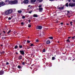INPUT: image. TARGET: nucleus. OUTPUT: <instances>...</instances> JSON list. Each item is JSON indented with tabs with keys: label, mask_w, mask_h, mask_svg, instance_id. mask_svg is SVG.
I'll list each match as a JSON object with an SVG mask.
<instances>
[{
	"label": "nucleus",
	"mask_w": 75,
	"mask_h": 75,
	"mask_svg": "<svg viewBox=\"0 0 75 75\" xmlns=\"http://www.w3.org/2000/svg\"><path fill=\"white\" fill-rule=\"evenodd\" d=\"M22 18H25V16H22Z\"/></svg>",
	"instance_id": "473e14b6"
},
{
	"label": "nucleus",
	"mask_w": 75,
	"mask_h": 75,
	"mask_svg": "<svg viewBox=\"0 0 75 75\" xmlns=\"http://www.w3.org/2000/svg\"><path fill=\"white\" fill-rule=\"evenodd\" d=\"M72 1L73 2H75V0H72Z\"/></svg>",
	"instance_id": "79ce46f5"
},
{
	"label": "nucleus",
	"mask_w": 75,
	"mask_h": 75,
	"mask_svg": "<svg viewBox=\"0 0 75 75\" xmlns=\"http://www.w3.org/2000/svg\"><path fill=\"white\" fill-rule=\"evenodd\" d=\"M10 32H11V30H10L9 31H8V32H7V34H9V33H10Z\"/></svg>",
	"instance_id": "b1692460"
},
{
	"label": "nucleus",
	"mask_w": 75,
	"mask_h": 75,
	"mask_svg": "<svg viewBox=\"0 0 75 75\" xmlns=\"http://www.w3.org/2000/svg\"><path fill=\"white\" fill-rule=\"evenodd\" d=\"M21 24L23 25H24V23H23L22 22L21 23Z\"/></svg>",
	"instance_id": "ea45409f"
},
{
	"label": "nucleus",
	"mask_w": 75,
	"mask_h": 75,
	"mask_svg": "<svg viewBox=\"0 0 75 75\" xmlns=\"http://www.w3.org/2000/svg\"><path fill=\"white\" fill-rule=\"evenodd\" d=\"M67 11V13H69V11Z\"/></svg>",
	"instance_id": "a19ab883"
},
{
	"label": "nucleus",
	"mask_w": 75,
	"mask_h": 75,
	"mask_svg": "<svg viewBox=\"0 0 75 75\" xmlns=\"http://www.w3.org/2000/svg\"><path fill=\"white\" fill-rule=\"evenodd\" d=\"M11 17H9L8 18V20H11Z\"/></svg>",
	"instance_id": "7c9ffc66"
},
{
	"label": "nucleus",
	"mask_w": 75,
	"mask_h": 75,
	"mask_svg": "<svg viewBox=\"0 0 75 75\" xmlns=\"http://www.w3.org/2000/svg\"><path fill=\"white\" fill-rule=\"evenodd\" d=\"M22 58V56H20L19 57V59H21Z\"/></svg>",
	"instance_id": "a211bd4d"
},
{
	"label": "nucleus",
	"mask_w": 75,
	"mask_h": 75,
	"mask_svg": "<svg viewBox=\"0 0 75 75\" xmlns=\"http://www.w3.org/2000/svg\"><path fill=\"white\" fill-rule=\"evenodd\" d=\"M30 20H29L28 21H29V23H30Z\"/></svg>",
	"instance_id": "c03bdc74"
},
{
	"label": "nucleus",
	"mask_w": 75,
	"mask_h": 75,
	"mask_svg": "<svg viewBox=\"0 0 75 75\" xmlns=\"http://www.w3.org/2000/svg\"><path fill=\"white\" fill-rule=\"evenodd\" d=\"M20 52H21L22 55H24V52L23 51H20Z\"/></svg>",
	"instance_id": "1a4fd4ad"
},
{
	"label": "nucleus",
	"mask_w": 75,
	"mask_h": 75,
	"mask_svg": "<svg viewBox=\"0 0 75 75\" xmlns=\"http://www.w3.org/2000/svg\"><path fill=\"white\" fill-rule=\"evenodd\" d=\"M5 53V52L3 51V52H2V53Z\"/></svg>",
	"instance_id": "49530a36"
},
{
	"label": "nucleus",
	"mask_w": 75,
	"mask_h": 75,
	"mask_svg": "<svg viewBox=\"0 0 75 75\" xmlns=\"http://www.w3.org/2000/svg\"><path fill=\"white\" fill-rule=\"evenodd\" d=\"M74 59L73 60V61H74Z\"/></svg>",
	"instance_id": "6e6d98bb"
},
{
	"label": "nucleus",
	"mask_w": 75,
	"mask_h": 75,
	"mask_svg": "<svg viewBox=\"0 0 75 75\" xmlns=\"http://www.w3.org/2000/svg\"><path fill=\"white\" fill-rule=\"evenodd\" d=\"M22 64L23 65H24V64H25V63H24V62H23V63H22Z\"/></svg>",
	"instance_id": "58836bf2"
},
{
	"label": "nucleus",
	"mask_w": 75,
	"mask_h": 75,
	"mask_svg": "<svg viewBox=\"0 0 75 75\" xmlns=\"http://www.w3.org/2000/svg\"><path fill=\"white\" fill-rule=\"evenodd\" d=\"M4 33H5V31H4Z\"/></svg>",
	"instance_id": "5fc2aeb1"
},
{
	"label": "nucleus",
	"mask_w": 75,
	"mask_h": 75,
	"mask_svg": "<svg viewBox=\"0 0 75 75\" xmlns=\"http://www.w3.org/2000/svg\"><path fill=\"white\" fill-rule=\"evenodd\" d=\"M6 65H8V64H9V63H8V62H7L6 63Z\"/></svg>",
	"instance_id": "f704fd0d"
},
{
	"label": "nucleus",
	"mask_w": 75,
	"mask_h": 75,
	"mask_svg": "<svg viewBox=\"0 0 75 75\" xmlns=\"http://www.w3.org/2000/svg\"><path fill=\"white\" fill-rule=\"evenodd\" d=\"M1 47H2V46H3V45H1Z\"/></svg>",
	"instance_id": "8fccbe9b"
},
{
	"label": "nucleus",
	"mask_w": 75,
	"mask_h": 75,
	"mask_svg": "<svg viewBox=\"0 0 75 75\" xmlns=\"http://www.w3.org/2000/svg\"><path fill=\"white\" fill-rule=\"evenodd\" d=\"M33 46H34V45H33V44H31L30 46L33 47Z\"/></svg>",
	"instance_id": "a878e982"
},
{
	"label": "nucleus",
	"mask_w": 75,
	"mask_h": 75,
	"mask_svg": "<svg viewBox=\"0 0 75 75\" xmlns=\"http://www.w3.org/2000/svg\"><path fill=\"white\" fill-rule=\"evenodd\" d=\"M50 1H53L54 0H49Z\"/></svg>",
	"instance_id": "09e8293b"
},
{
	"label": "nucleus",
	"mask_w": 75,
	"mask_h": 75,
	"mask_svg": "<svg viewBox=\"0 0 75 75\" xmlns=\"http://www.w3.org/2000/svg\"><path fill=\"white\" fill-rule=\"evenodd\" d=\"M58 8L59 9H63L64 7H58Z\"/></svg>",
	"instance_id": "ddd939ff"
},
{
	"label": "nucleus",
	"mask_w": 75,
	"mask_h": 75,
	"mask_svg": "<svg viewBox=\"0 0 75 75\" xmlns=\"http://www.w3.org/2000/svg\"><path fill=\"white\" fill-rule=\"evenodd\" d=\"M70 23L71 25H72V22H71Z\"/></svg>",
	"instance_id": "c756f323"
},
{
	"label": "nucleus",
	"mask_w": 75,
	"mask_h": 75,
	"mask_svg": "<svg viewBox=\"0 0 75 75\" xmlns=\"http://www.w3.org/2000/svg\"><path fill=\"white\" fill-rule=\"evenodd\" d=\"M0 7H1V6H0Z\"/></svg>",
	"instance_id": "052dcab7"
},
{
	"label": "nucleus",
	"mask_w": 75,
	"mask_h": 75,
	"mask_svg": "<svg viewBox=\"0 0 75 75\" xmlns=\"http://www.w3.org/2000/svg\"><path fill=\"white\" fill-rule=\"evenodd\" d=\"M17 3H18V1H11V4H17Z\"/></svg>",
	"instance_id": "7ed1b4c3"
},
{
	"label": "nucleus",
	"mask_w": 75,
	"mask_h": 75,
	"mask_svg": "<svg viewBox=\"0 0 75 75\" xmlns=\"http://www.w3.org/2000/svg\"><path fill=\"white\" fill-rule=\"evenodd\" d=\"M42 1V0H41V1Z\"/></svg>",
	"instance_id": "4d7b16f0"
},
{
	"label": "nucleus",
	"mask_w": 75,
	"mask_h": 75,
	"mask_svg": "<svg viewBox=\"0 0 75 75\" xmlns=\"http://www.w3.org/2000/svg\"><path fill=\"white\" fill-rule=\"evenodd\" d=\"M55 57H52V60H54L55 59Z\"/></svg>",
	"instance_id": "5701e85b"
},
{
	"label": "nucleus",
	"mask_w": 75,
	"mask_h": 75,
	"mask_svg": "<svg viewBox=\"0 0 75 75\" xmlns=\"http://www.w3.org/2000/svg\"><path fill=\"white\" fill-rule=\"evenodd\" d=\"M0 35H1V34H0Z\"/></svg>",
	"instance_id": "bf43d9fd"
},
{
	"label": "nucleus",
	"mask_w": 75,
	"mask_h": 75,
	"mask_svg": "<svg viewBox=\"0 0 75 75\" xmlns=\"http://www.w3.org/2000/svg\"><path fill=\"white\" fill-rule=\"evenodd\" d=\"M43 10V9H42V8H39V12H42V11Z\"/></svg>",
	"instance_id": "6e6552de"
},
{
	"label": "nucleus",
	"mask_w": 75,
	"mask_h": 75,
	"mask_svg": "<svg viewBox=\"0 0 75 75\" xmlns=\"http://www.w3.org/2000/svg\"><path fill=\"white\" fill-rule=\"evenodd\" d=\"M16 54H18V53L16 52Z\"/></svg>",
	"instance_id": "603ef678"
},
{
	"label": "nucleus",
	"mask_w": 75,
	"mask_h": 75,
	"mask_svg": "<svg viewBox=\"0 0 75 75\" xmlns=\"http://www.w3.org/2000/svg\"><path fill=\"white\" fill-rule=\"evenodd\" d=\"M68 38H71V37H68Z\"/></svg>",
	"instance_id": "de8ad7c7"
},
{
	"label": "nucleus",
	"mask_w": 75,
	"mask_h": 75,
	"mask_svg": "<svg viewBox=\"0 0 75 75\" xmlns=\"http://www.w3.org/2000/svg\"><path fill=\"white\" fill-rule=\"evenodd\" d=\"M18 12L19 13H22V11H18Z\"/></svg>",
	"instance_id": "2eb2a0df"
},
{
	"label": "nucleus",
	"mask_w": 75,
	"mask_h": 75,
	"mask_svg": "<svg viewBox=\"0 0 75 75\" xmlns=\"http://www.w3.org/2000/svg\"><path fill=\"white\" fill-rule=\"evenodd\" d=\"M49 38H50V39H51V40H52V39H53V37H49Z\"/></svg>",
	"instance_id": "6ab92c4d"
},
{
	"label": "nucleus",
	"mask_w": 75,
	"mask_h": 75,
	"mask_svg": "<svg viewBox=\"0 0 75 75\" xmlns=\"http://www.w3.org/2000/svg\"><path fill=\"white\" fill-rule=\"evenodd\" d=\"M42 51L44 52H45V49H43L42 50Z\"/></svg>",
	"instance_id": "393cba45"
},
{
	"label": "nucleus",
	"mask_w": 75,
	"mask_h": 75,
	"mask_svg": "<svg viewBox=\"0 0 75 75\" xmlns=\"http://www.w3.org/2000/svg\"><path fill=\"white\" fill-rule=\"evenodd\" d=\"M18 48V46H17V45H16L15 47V49H17Z\"/></svg>",
	"instance_id": "dca6fc26"
},
{
	"label": "nucleus",
	"mask_w": 75,
	"mask_h": 75,
	"mask_svg": "<svg viewBox=\"0 0 75 75\" xmlns=\"http://www.w3.org/2000/svg\"><path fill=\"white\" fill-rule=\"evenodd\" d=\"M72 39H74V38H75V36L72 37Z\"/></svg>",
	"instance_id": "c85d7f7f"
},
{
	"label": "nucleus",
	"mask_w": 75,
	"mask_h": 75,
	"mask_svg": "<svg viewBox=\"0 0 75 75\" xmlns=\"http://www.w3.org/2000/svg\"><path fill=\"white\" fill-rule=\"evenodd\" d=\"M67 25H69V24H68V23H67Z\"/></svg>",
	"instance_id": "3c124183"
},
{
	"label": "nucleus",
	"mask_w": 75,
	"mask_h": 75,
	"mask_svg": "<svg viewBox=\"0 0 75 75\" xmlns=\"http://www.w3.org/2000/svg\"><path fill=\"white\" fill-rule=\"evenodd\" d=\"M46 43L47 44H50V41L49 40H47L46 42Z\"/></svg>",
	"instance_id": "f8f14e48"
},
{
	"label": "nucleus",
	"mask_w": 75,
	"mask_h": 75,
	"mask_svg": "<svg viewBox=\"0 0 75 75\" xmlns=\"http://www.w3.org/2000/svg\"><path fill=\"white\" fill-rule=\"evenodd\" d=\"M5 2L7 4H11V1H9V0H6L5 1Z\"/></svg>",
	"instance_id": "f03ea898"
},
{
	"label": "nucleus",
	"mask_w": 75,
	"mask_h": 75,
	"mask_svg": "<svg viewBox=\"0 0 75 75\" xmlns=\"http://www.w3.org/2000/svg\"><path fill=\"white\" fill-rule=\"evenodd\" d=\"M1 1V0H0V1Z\"/></svg>",
	"instance_id": "13d9d810"
},
{
	"label": "nucleus",
	"mask_w": 75,
	"mask_h": 75,
	"mask_svg": "<svg viewBox=\"0 0 75 75\" xmlns=\"http://www.w3.org/2000/svg\"><path fill=\"white\" fill-rule=\"evenodd\" d=\"M32 12H33V11H30L28 12V13H30V14H31V13H32Z\"/></svg>",
	"instance_id": "bb28decb"
},
{
	"label": "nucleus",
	"mask_w": 75,
	"mask_h": 75,
	"mask_svg": "<svg viewBox=\"0 0 75 75\" xmlns=\"http://www.w3.org/2000/svg\"><path fill=\"white\" fill-rule=\"evenodd\" d=\"M33 16L34 17H38V16L37 15H36V14H34L33 15Z\"/></svg>",
	"instance_id": "4468645a"
},
{
	"label": "nucleus",
	"mask_w": 75,
	"mask_h": 75,
	"mask_svg": "<svg viewBox=\"0 0 75 75\" xmlns=\"http://www.w3.org/2000/svg\"><path fill=\"white\" fill-rule=\"evenodd\" d=\"M57 42H58V43H59V41H58Z\"/></svg>",
	"instance_id": "864d4df0"
},
{
	"label": "nucleus",
	"mask_w": 75,
	"mask_h": 75,
	"mask_svg": "<svg viewBox=\"0 0 75 75\" xmlns=\"http://www.w3.org/2000/svg\"><path fill=\"white\" fill-rule=\"evenodd\" d=\"M13 11L12 9H9L6 11L4 12V14L6 16H9L10 14L12 13Z\"/></svg>",
	"instance_id": "f257e3e1"
},
{
	"label": "nucleus",
	"mask_w": 75,
	"mask_h": 75,
	"mask_svg": "<svg viewBox=\"0 0 75 75\" xmlns=\"http://www.w3.org/2000/svg\"><path fill=\"white\" fill-rule=\"evenodd\" d=\"M60 24L61 25H63V23H60Z\"/></svg>",
	"instance_id": "4c0bfd02"
},
{
	"label": "nucleus",
	"mask_w": 75,
	"mask_h": 75,
	"mask_svg": "<svg viewBox=\"0 0 75 75\" xmlns=\"http://www.w3.org/2000/svg\"><path fill=\"white\" fill-rule=\"evenodd\" d=\"M69 6H71V7H73V6H75V4L74 3H70L69 4Z\"/></svg>",
	"instance_id": "423d86ee"
},
{
	"label": "nucleus",
	"mask_w": 75,
	"mask_h": 75,
	"mask_svg": "<svg viewBox=\"0 0 75 75\" xmlns=\"http://www.w3.org/2000/svg\"><path fill=\"white\" fill-rule=\"evenodd\" d=\"M4 74V71H0V75H3Z\"/></svg>",
	"instance_id": "9d476101"
},
{
	"label": "nucleus",
	"mask_w": 75,
	"mask_h": 75,
	"mask_svg": "<svg viewBox=\"0 0 75 75\" xmlns=\"http://www.w3.org/2000/svg\"><path fill=\"white\" fill-rule=\"evenodd\" d=\"M66 6L67 7H68V3H67L66 4Z\"/></svg>",
	"instance_id": "aec40b11"
},
{
	"label": "nucleus",
	"mask_w": 75,
	"mask_h": 75,
	"mask_svg": "<svg viewBox=\"0 0 75 75\" xmlns=\"http://www.w3.org/2000/svg\"><path fill=\"white\" fill-rule=\"evenodd\" d=\"M36 42H38V39H36Z\"/></svg>",
	"instance_id": "2f4dec72"
},
{
	"label": "nucleus",
	"mask_w": 75,
	"mask_h": 75,
	"mask_svg": "<svg viewBox=\"0 0 75 75\" xmlns=\"http://www.w3.org/2000/svg\"><path fill=\"white\" fill-rule=\"evenodd\" d=\"M71 0H69V2H70V1H71Z\"/></svg>",
	"instance_id": "a18cd8bd"
},
{
	"label": "nucleus",
	"mask_w": 75,
	"mask_h": 75,
	"mask_svg": "<svg viewBox=\"0 0 75 75\" xmlns=\"http://www.w3.org/2000/svg\"><path fill=\"white\" fill-rule=\"evenodd\" d=\"M28 27H29V28H30V27H31V26L30 24H28Z\"/></svg>",
	"instance_id": "f3484780"
},
{
	"label": "nucleus",
	"mask_w": 75,
	"mask_h": 75,
	"mask_svg": "<svg viewBox=\"0 0 75 75\" xmlns=\"http://www.w3.org/2000/svg\"><path fill=\"white\" fill-rule=\"evenodd\" d=\"M42 27L41 25L38 26L36 27L37 30H41Z\"/></svg>",
	"instance_id": "20e7f679"
},
{
	"label": "nucleus",
	"mask_w": 75,
	"mask_h": 75,
	"mask_svg": "<svg viewBox=\"0 0 75 75\" xmlns=\"http://www.w3.org/2000/svg\"><path fill=\"white\" fill-rule=\"evenodd\" d=\"M42 6H41V5H39V7H41Z\"/></svg>",
	"instance_id": "c9c22d12"
},
{
	"label": "nucleus",
	"mask_w": 75,
	"mask_h": 75,
	"mask_svg": "<svg viewBox=\"0 0 75 75\" xmlns=\"http://www.w3.org/2000/svg\"><path fill=\"white\" fill-rule=\"evenodd\" d=\"M0 5L1 6H3L5 5V3H4L3 1H1L0 2Z\"/></svg>",
	"instance_id": "39448f33"
},
{
	"label": "nucleus",
	"mask_w": 75,
	"mask_h": 75,
	"mask_svg": "<svg viewBox=\"0 0 75 75\" xmlns=\"http://www.w3.org/2000/svg\"><path fill=\"white\" fill-rule=\"evenodd\" d=\"M27 42H28V43H30V41L29 40H28L27 41Z\"/></svg>",
	"instance_id": "cd10ccee"
},
{
	"label": "nucleus",
	"mask_w": 75,
	"mask_h": 75,
	"mask_svg": "<svg viewBox=\"0 0 75 75\" xmlns=\"http://www.w3.org/2000/svg\"><path fill=\"white\" fill-rule=\"evenodd\" d=\"M23 3L25 4H27L28 3V1H27V0H25L23 1Z\"/></svg>",
	"instance_id": "0eeeda50"
},
{
	"label": "nucleus",
	"mask_w": 75,
	"mask_h": 75,
	"mask_svg": "<svg viewBox=\"0 0 75 75\" xmlns=\"http://www.w3.org/2000/svg\"><path fill=\"white\" fill-rule=\"evenodd\" d=\"M38 1H40V2H41V0H38Z\"/></svg>",
	"instance_id": "37998d69"
},
{
	"label": "nucleus",
	"mask_w": 75,
	"mask_h": 75,
	"mask_svg": "<svg viewBox=\"0 0 75 75\" xmlns=\"http://www.w3.org/2000/svg\"><path fill=\"white\" fill-rule=\"evenodd\" d=\"M67 41H68V42H70V41H69V39H68L67 40Z\"/></svg>",
	"instance_id": "e433bc0d"
},
{
	"label": "nucleus",
	"mask_w": 75,
	"mask_h": 75,
	"mask_svg": "<svg viewBox=\"0 0 75 75\" xmlns=\"http://www.w3.org/2000/svg\"><path fill=\"white\" fill-rule=\"evenodd\" d=\"M2 39L3 40H4V39H6V37L2 38Z\"/></svg>",
	"instance_id": "72a5a7b5"
},
{
	"label": "nucleus",
	"mask_w": 75,
	"mask_h": 75,
	"mask_svg": "<svg viewBox=\"0 0 75 75\" xmlns=\"http://www.w3.org/2000/svg\"><path fill=\"white\" fill-rule=\"evenodd\" d=\"M19 48H22V47H23V46H22V45H19Z\"/></svg>",
	"instance_id": "4be33fe9"
},
{
	"label": "nucleus",
	"mask_w": 75,
	"mask_h": 75,
	"mask_svg": "<svg viewBox=\"0 0 75 75\" xmlns=\"http://www.w3.org/2000/svg\"><path fill=\"white\" fill-rule=\"evenodd\" d=\"M36 1V0H31L30 2L31 3H35Z\"/></svg>",
	"instance_id": "9b49d317"
},
{
	"label": "nucleus",
	"mask_w": 75,
	"mask_h": 75,
	"mask_svg": "<svg viewBox=\"0 0 75 75\" xmlns=\"http://www.w3.org/2000/svg\"><path fill=\"white\" fill-rule=\"evenodd\" d=\"M18 68L19 69H21V66H18Z\"/></svg>",
	"instance_id": "412c9836"
}]
</instances>
